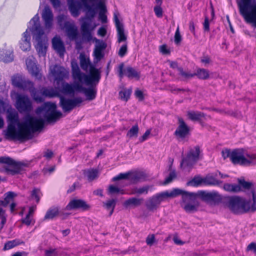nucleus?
Listing matches in <instances>:
<instances>
[{"label":"nucleus","mask_w":256,"mask_h":256,"mask_svg":"<svg viewBox=\"0 0 256 256\" xmlns=\"http://www.w3.org/2000/svg\"><path fill=\"white\" fill-rule=\"evenodd\" d=\"M182 195L181 206L188 213L194 212L196 210L198 204L194 199V194L188 193L180 188H174L171 192L165 191L158 193L150 197L146 202L145 206L150 212L156 211L162 202L168 198H175Z\"/></svg>","instance_id":"1"},{"label":"nucleus","mask_w":256,"mask_h":256,"mask_svg":"<svg viewBox=\"0 0 256 256\" xmlns=\"http://www.w3.org/2000/svg\"><path fill=\"white\" fill-rule=\"evenodd\" d=\"M16 125L8 124L6 132V137L10 140H30L32 138V134L42 128L44 120L30 116L26 117L24 121L18 124L19 130H16Z\"/></svg>","instance_id":"2"},{"label":"nucleus","mask_w":256,"mask_h":256,"mask_svg":"<svg viewBox=\"0 0 256 256\" xmlns=\"http://www.w3.org/2000/svg\"><path fill=\"white\" fill-rule=\"evenodd\" d=\"M80 64L81 68L84 71H87L89 68V74H86L82 72L76 63H72V79L78 80L81 82H84L86 85L92 84L93 83L98 84L101 78L100 71L90 63L89 58H87L84 54H80Z\"/></svg>","instance_id":"3"},{"label":"nucleus","mask_w":256,"mask_h":256,"mask_svg":"<svg viewBox=\"0 0 256 256\" xmlns=\"http://www.w3.org/2000/svg\"><path fill=\"white\" fill-rule=\"evenodd\" d=\"M30 23L32 24V27L30 28V30L32 33L33 38L37 42L35 46L36 49L40 56H45L48 46V40L40 23V17L38 14H36L31 19Z\"/></svg>","instance_id":"4"},{"label":"nucleus","mask_w":256,"mask_h":256,"mask_svg":"<svg viewBox=\"0 0 256 256\" xmlns=\"http://www.w3.org/2000/svg\"><path fill=\"white\" fill-rule=\"evenodd\" d=\"M80 0L82 2L84 8L86 10V18L85 19L89 20V22L84 21L82 24L80 26L81 32L82 37L90 41L92 39V31L94 29V28H90V21L95 16L96 10L92 6L88 4V2L89 1L88 0Z\"/></svg>","instance_id":"5"},{"label":"nucleus","mask_w":256,"mask_h":256,"mask_svg":"<svg viewBox=\"0 0 256 256\" xmlns=\"http://www.w3.org/2000/svg\"><path fill=\"white\" fill-rule=\"evenodd\" d=\"M36 112L37 114H42L45 120L48 123L55 122L62 115L60 112L56 110V104L50 102H45L42 106L38 108Z\"/></svg>","instance_id":"6"},{"label":"nucleus","mask_w":256,"mask_h":256,"mask_svg":"<svg viewBox=\"0 0 256 256\" xmlns=\"http://www.w3.org/2000/svg\"><path fill=\"white\" fill-rule=\"evenodd\" d=\"M0 162L5 164L0 168V171L12 176L20 174L24 170V168L27 166L26 164L20 162H16L9 157L0 158Z\"/></svg>","instance_id":"7"},{"label":"nucleus","mask_w":256,"mask_h":256,"mask_svg":"<svg viewBox=\"0 0 256 256\" xmlns=\"http://www.w3.org/2000/svg\"><path fill=\"white\" fill-rule=\"evenodd\" d=\"M226 204L230 210L235 214H244L250 211L247 200L238 196L230 197Z\"/></svg>","instance_id":"8"},{"label":"nucleus","mask_w":256,"mask_h":256,"mask_svg":"<svg viewBox=\"0 0 256 256\" xmlns=\"http://www.w3.org/2000/svg\"><path fill=\"white\" fill-rule=\"evenodd\" d=\"M202 158V150L199 146H196L190 149L186 156L182 158L180 166L181 168L184 166L192 168Z\"/></svg>","instance_id":"9"},{"label":"nucleus","mask_w":256,"mask_h":256,"mask_svg":"<svg viewBox=\"0 0 256 256\" xmlns=\"http://www.w3.org/2000/svg\"><path fill=\"white\" fill-rule=\"evenodd\" d=\"M60 106L65 112H69L76 106H80L84 100L81 97L67 98L62 96H60Z\"/></svg>","instance_id":"10"},{"label":"nucleus","mask_w":256,"mask_h":256,"mask_svg":"<svg viewBox=\"0 0 256 256\" xmlns=\"http://www.w3.org/2000/svg\"><path fill=\"white\" fill-rule=\"evenodd\" d=\"M16 108L18 112H29L32 110V104L30 98L25 95H20L17 97Z\"/></svg>","instance_id":"11"},{"label":"nucleus","mask_w":256,"mask_h":256,"mask_svg":"<svg viewBox=\"0 0 256 256\" xmlns=\"http://www.w3.org/2000/svg\"><path fill=\"white\" fill-rule=\"evenodd\" d=\"M188 193L194 194V199L198 204L196 210L194 212H196L200 206V203L198 200V196H200L203 200L206 202H216L220 198V196L216 192H206L204 191H200L197 194L194 192H188Z\"/></svg>","instance_id":"12"},{"label":"nucleus","mask_w":256,"mask_h":256,"mask_svg":"<svg viewBox=\"0 0 256 256\" xmlns=\"http://www.w3.org/2000/svg\"><path fill=\"white\" fill-rule=\"evenodd\" d=\"M82 84H78L76 86V87L78 90V92H82L86 96V99L90 101L95 99L97 92L96 86L98 84H96L95 83H93L92 84L87 85L88 86H89L88 88L84 87Z\"/></svg>","instance_id":"13"},{"label":"nucleus","mask_w":256,"mask_h":256,"mask_svg":"<svg viewBox=\"0 0 256 256\" xmlns=\"http://www.w3.org/2000/svg\"><path fill=\"white\" fill-rule=\"evenodd\" d=\"M12 84L16 87L23 90H28L32 86L33 82L20 75H15L12 78Z\"/></svg>","instance_id":"14"},{"label":"nucleus","mask_w":256,"mask_h":256,"mask_svg":"<svg viewBox=\"0 0 256 256\" xmlns=\"http://www.w3.org/2000/svg\"><path fill=\"white\" fill-rule=\"evenodd\" d=\"M90 206L86 201L82 199L71 200L66 206V210H80L82 211L88 210Z\"/></svg>","instance_id":"15"},{"label":"nucleus","mask_w":256,"mask_h":256,"mask_svg":"<svg viewBox=\"0 0 256 256\" xmlns=\"http://www.w3.org/2000/svg\"><path fill=\"white\" fill-rule=\"evenodd\" d=\"M231 161L234 164L246 165L248 161L246 158V152L243 149H235L232 151Z\"/></svg>","instance_id":"16"},{"label":"nucleus","mask_w":256,"mask_h":256,"mask_svg":"<svg viewBox=\"0 0 256 256\" xmlns=\"http://www.w3.org/2000/svg\"><path fill=\"white\" fill-rule=\"evenodd\" d=\"M51 73L54 76V81L57 84H58L60 82L63 81L64 78H68V72L64 67L58 65H55L51 69Z\"/></svg>","instance_id":"17"},{"label":"nucleus","mask_w":256,"mask_h":256,"mask_svg":"<svg viewBox=\"0 0 256 256\" xmlns=\"http://www.w3.org/2000/svg\"><path fill=\"white\" fill-rule=\"evenodd\" d=\"M64 27V30L67 37L70 41H73L74 40L78 38V28L73 21L66 22Z\"/></svg>","instance_id":"18"},{"label":"nucleus","mask_w":256,"mask_h":256,"mask_svg":"<svg viewBox=\"0 0 256 256\" xmlns=\"http://www.w3.org/2000/svg\"><path fill=\"white\" fill-rule=\"evenodd\" d=\"M26 62L28 70L31 74L36 78L40 80L42 74L36 64L35 58L32 56H30L26 58Z\"/></svg>","instance_id":"19"},{"label":"nucleus","mask_w":256,"mask_h":256,"mask_svg":"<svg viewBox=\"0 0 256 256\" xmlns=\"http://www.w3.org/2000/svg\"><path fill=\"white\" fill-rule=\"evenodd\" d=\"M124 64L121 63L118 66V75L120 79H122L125 74L129 78H140V74L134 68L130 66H128L124 70Z\"/></svg>","instance_id":"20"},{"label":"nucleus","mask_w":256,"mask_h":256,"mask_svg":"<svg viewBox=\"0 0 256 256\" xmlns=\"http://www.w3.org/2000/svg\"><path fill=\"white\" fill-rule=\"evenodd\" d=\"M178 126L174 132V136L181 138H185L190 132V128L182 118H178Z\"/></svg>","instance_id":"21"},{"label":"nucleus","mask_w":256,"mask_h":256,"mask_svg":"<svg viewBox=\"0 0 256 256\" xmlns=\"http://www.w3.org/2000/svg\"><path fill=\"white\" fill-rule=\"evenodd\" d=\"M73 80L74 83L72 84H70L66 82H62L60 92L65 94H74L75 92H78L76 86L80 84H84V82H81L77 80Z\"/></svg>","instance_id":"22"},{"label":"nucleus","mask_w":256,"mask_h":256,"mask_svg":"<svg viewBox=\"0 0 256 256\" xmlns=\"http://www.w3.org/2000/svg\"><path fill=\"white\" fill-rule=\"evenodd\" d=\"M42 18L46 29L50 30L53 25L54 15L50 8L45 6L42 14Z\"/></svg>","instance_id":"23"},{"label":"nucleus","mask_w":256,"mask_h":256,"mask_svg":"<svg viewBox=\"0 0 256 256\" xmlns=\"http://www.w3.org/2000/svg\"><path fill=\"white\" fill-rule=\"evenodd\" d=\"M114 22L117 30L118 42L120 43L125 42L127 40V36L124 32V28L122 24L120 23L116 13L114 14Z\"/></svg>","instance_id":"24"},{"label":"nucleus","mask_w":256,"mask_h":256,"mask_svg":"<svg viewBox=\"0 0 256 256\" xmlns=\"http://www.w3.org/2000/svg\"><path fill=\"white\" fill-rule=\"evenodd\" d=\"M52 44L54 49L60 54L64 55L66 50L63 42L60 37L55 36L52 40Z\"/></svg>","instance_id":"25"},{"label":"nucleus","mask_w":256,"mask_h":256,"mask_svg":"<svg viewBox=\"0 0 256 256\" xmlns=\"http://www.w3.org/2000/svg\"><path fill=\"white\" fill-rule=\"evenodd\" d=\"M68 8L72 15L77 17L80 14V10L81 8V4L78 0H68Z\"/></svg>","instance_id":"26"},{"label":"nucleus","mask_w":256,"mask_h":256,"mask_svg":"<svg viewBox=\"0 0 256 256\" xmlns=\"http://www.w3.org/2000/svg\"><path fill=\"white\" fill-rule=\"evenodd\" d=\"M30 36L28 32V29L22 34V37L20 42V48L23 51L29 50L30 48Z\"/></svg>","instance_id":"27"},{"label":"nucleus","mask_w":256,"mask_h":256,"mask_svg":"<svg viewBox=\"0 0 256 256\" xmlns=\"http://www.w3.org/2000/svg\"><path fill=\"white\" fill-rule=\"evenodd\" d=\"M4 200H0V214L5 213V210L2 209V206H7L13 198L16 196V194L14 192H8L4 194Z\"/></svg>","instance_id":"28"},{"label":"nucleus","mask_w":256,"mask_h":256,"mask_svg":"<svg viewBox=\"0 0 256 256\" xmlns=\"http://www.w3.org/2000/svg\"><path fill=\"white\" fill-rule=\"evenodd\" d=\"M143 201L144 199L142 198L132 197L126 200L124 203V206L126 208H128L130 206L138 207L142 204Z\"/></svg>","instance_id":"29"},{"label":"nucleus","mask_w":256,"mask_h":256,"mask_svg":"<svg viewBox=\"0 0 256 256\" xmlns=\"http://www.w3.org/2000/svg\"><path fill=\"white\" fill-rule=\"evenodd\" d=\"M12 51L11 50H0V60L4 62H10L13 60Z\"/></svg>","instance_id":"30"},{"label":"nucleus","mask_w":256,"mask_h":256,"mask_svg":"<svg viewBox=\"0 0 256 256\" xmlns=\"http://www.w3.org/2000/svg\"><path fill=\"white\" fill-rule=\"evenodd\" d=\"M61 216L64 215L61 212H59V208L56 206H53L50 208L46 212L44 220H52L58 214Z\"/></svg>","instance_id":"31"},{"label":"nucleus","mask_w":256,"mask_h":256,"mask_svg":"<svg viewBox=\"0 0 256 256\" xmlns=\"http://www.w3.org/2000/svg\"><path fill=\"white\" fill-rule=\"evenodd\" d=\"M205 114L204 112L198 111H188L187 112V116L188 118L192 121L200 122L202 118H204Z\"/></svg>","instance_id":"32"},{"label":"nucleus","mask_w":256,"mask_h":256,"mask_svg":"<svg viewBox=\"0 0 256 256\" xmlns=\"http://www.w3.org/2000/svg\"><path fill=\"white\" fill-rule=\"evenodd\" d=\"M145 174L142 172H130L129 180L134 184H136L144 180Z\"/></svg>","instance_id":"33"},{"label":"nucleus","mask_w":256,"mask_h":256,"mask_svg":"<svg viewBox=\"0 0 256 256\" xmlns=\"http://www.w3.org/2000/svg\"><path fill=\"white\" fill-rule=\"evenodd\" d=\"M84 174L86 176L89 182H92L98 177L99 172L96 168H91L84 170Z\"/></svg>","instance_id":"34"},{"label":"nucleus","mask_w":256,"mask_h":256,"mask_svg":"<svg viewBox=\"0 0 256 256\" xmlns=\"http://www.w3.org/2000/svg\"><path fill=\"white\" fill-rule=\"evenodd\" d=\"M42 96L50 98L54 97H59L61 96L59 92L56 89L52 88H44L42 90Z\"/></svg>","instance_id":"35"},{"label":"nucleus","mask_w":256,"mask_h":256,"mask_svg":"<svg viewBox=\"0 0 256 256\" xmlns=\"http://www.w3.org/2000/svg\"><path fill=\"white\" fill-rule=\"evenodd\" d=\"M34 86L33 83L32 86L28 90L30 92L32 97L38 103L43 102L44 101V98L40 95L38 90L34 88Z\"/></svg>","instance_id":"36"},{"label":"nucleus","mask_w":256,"mask_h":256,"mask_svg":"<svg viewBox=\"0 0 256 256\" xmlns=\"http://www.w3.org/2000/svg\"><path fill=\"white\" fill-rule=\"evenodd\" d=\"M194 76H196L200 80H208L210 78V72L208 70L204 68H198L196 72L194 73Z\"/></svg>","instance_id":"37"},{"label":"nucleus","mask_w":256,"mask_h":256,"mask_svg":"<svg viewBox=\"0 0 256 256\" xmlns=\"http://www.w3.org/2000/svg\"><path fill=\"white\" fill-rule=\"evenodd\" d=\"M8 124L18 125V116L16 112H8L7 116Z\"/></svg>","instance_id":"38"},{"label":"nucleus","mask_w":256,"mask_h":256,"mask_svg":"<svg viewBox=\"0 0 256 256\" xmlns=\"http://www.w3.org/2000/svg\"><path fill=\"white\" fill-rule=\"evenodd\" d=\"M223 188L226 191L230 192L236 193L242 191L240 186L236 184H225Z\"/></svg>","instance_id":"39"},{"label":"nucleus","mask_w":256,"mask_h":256,"mask_svg":"<svg viewBox=\"0 0 256 256\" xmlns=\"http://www.w3.org/2000/svg\"><path fill=\"white\" fill-rule=\"evenodd\" d=\"M178 74L180 76V80L183 81L187 80L194 76V73L190 71H185L182 67L178 68Z\"/></svg>","instance_id":"40"},{"label":"nucleus","mask_w":256,"mask_h":256,"mask_svg":"<svg viewBox=\"0 0 256 256\" xmlns=\"http://www.w3.org/2000/svg\"><path fill=\"white\" fill-rule=\"evenodd\" d=\"M150 188V186L148 185L140 188H134L132 190L130 194L138 195L146 194Z\"/></svg>","instance_id":"41"},{"label":"nucleus","mask_w":256,"mask_h":256,"mask_svg":"<svg viewBox=\"0 0 256 256\" xmlns=\"http://www.w3.org/2000/svg\"><path fill=\"white\" fill-rule=\"evenodd\" d=\"M238 185L240 186L242 191L244 190H250L252 193V190H254L252 188L253 184L251 182H246L244 179H238Z\"/></svg>","instance_id":"42"},{"label":"nucleus","mask_w":256,"mask_h":256,"mask_svg":"<svg viewBox=\"0 0 256 256\" xmlns=\"http://www.w3.org/2000/svg\"><path fill=\"white\" fill-rule=\"evenodd\" d=\"M98 7L100 9V11L99 12V19L101 20L102 23H106L107 22V16L104 14L106 12V8L102 2H100L98 4Z\"/></svg>","instance_id":"43"},{"label":"nucleus","mask_w":256,"mask_h":256,"mask_svg":"<svg viewBox=\"0 0 256 256\" xmlns=\"http://www.w3.org/2000/svg\"><path fill=\"white\" fill-rule=\"evenodd\" d=\"M116 203V200L114 199H112L106 201V202L104 203V206L108 210H110V216H111L114 209Z\"/></svg>","instance_id":"44"},{"label":"nucleus","mask_w":256,"mask_h":256,"mask_svg":"<svg viewBox=\"0 0 256 256\" xmlns=\"http://www.w3.org/2000/svg\"><path fill=\"white\" fill-rule=\"evenodd\" d=\"M66 19L67 16L64 14H59L56 17L58 24L62 30H64L65 28V22H69L68 20H66Z\"/></svg>","instance_id":"45"},{"label":"nucleus","mask_w":256,"mask_h":256,"mask_svg":"<svg viewBox=\"0 0 256 256\" xmlns=\"http://www.w3.org/2000/svg\"><path fill=\"white\" fill-rule=\"evenodd\" d=\"M220 183V182L212 176H207L204 178V184L206 185H218Z\"/></svg>","instance_id":"46"},{"label":"nucleus","mask_w":256,"mask_h":256,"mask_svg":"<svg viewBox=\"0 0 256 256\" xmlns=\"http://www.w3.org/2000/svg\"><path fill=\"white\" fill-rule=\"evenodd\" d=\"M202 183H204V178L196 176H194L191 180L188 182L187 184L188 186H197Z\"/></svg>","instance_id":"47"},{"label":"nucleus","mask_w":256,"mask_h":256,"mask_svg":"<svg viewBox=\"0 0 256 256\" xmlns=\"http://www.w3.org/2000/svg\"><path fill=\"white\" fill-rule=\"evenodd\" d=\"M42 193L40 189L34 188L31 192L30 196L32 199H35L37 204L39 203Z\"/></svg>","instance_id":"48"},{"label":"nucleus","mask_w":256,"mask_h":256,"mask_svg":"<svg viewBox=\"0 0 256 256\" xmlns=\"http://www.w3.org/2000/svg\"><path fill=\"white\" fill-rule=\"evenodd\" d=\"M246 158L248 161L246 166L254 165L256 164V154H248L246 152Z\"/></svg>","instance_id":"49"},{"label":"nucleus","mask_w":256,"mask_h":256,"mask_svg":"<svg viewBox=\"0 0 256 256\" xmlns=\"http://www.w3.org/2000/svg\"><path fill=\"white\" fill-rule=\"evenodd\" d=\"M138 124L133 126L132 128L128 131L127 133V136L132 138L133 137H137L138 132Z\"/></svg>","instance_id":"50"},{"label":"nucleus","mask_w":256,"mask_h":256,"mask_svg":"<svg viewBox=\"0 0 256 256\" xmlns=\"http://www.w3.org/2000/svg\"><path fill=\"white\" fill-rule=\"evenodd\" d=\"M252 204H250V202L247 200V204L250 207V211L254 212L256 210V193L254 190H252Z\"/></svg>","instance_id":"51"},{"label":"nucleus","mask_w":256,"mask_h":256,"mask_svg":"<svg viewBox=\"0 0 256 256\" xmlns=\"http://www.w3.org/2000/svg\"><path fill=\"white\" fill-rule=\"evenodd\" d=\"M131 90H124L119 92L120 97L122 100L127 101L130 98L131 94Z\"/></svg>","instance_id":"52"},{"label":"nucleus","mask_w":256,"mask_h":256,"mask_svg":"<svg viewBox=\"0 0 256 256\" xmlns=\"http://www.w3.org/2000/svg\"><path fill=\"white\" fill-rule=\"evenodd\" d=\"M18 244L19 243L16 241V240L8 241L5 244L3 250H8L18 246Z\"/></svg>","instance_id":"53"},{"label":"nucleus","mask_w":256,"mask_h":256,"mask_svg":"<svg viewBox=\"0 0 256 256\" xmlns=\"http://www.w3.org/2000/svg\"><path fill=\"white\" fill-rule=\"evenodd\" d=\"M130 172L120 173L112 178V181L116 182L120 180H129Z\"/></svg>","instance_id":"54"},{"label":"nucleus","mask_w":256,"mask_h":256,"mask_svg":"<svg viewBox=\"0 0 256 256\" xmlns=\"http://www.w3.org/2000/svg\"><path fill=\"white\" fill-rule=\"evenodd\" d=\"M176 176V174L174 170L172 171L169 174L168 176L166 178L164 182V184H167L172 182Z\"/></svg>","instance_id":"55"},{"label":"nucleus","mask_w":256,"mask_h":256,"mask_svg":"<svg viewBox=\"0 0 256 256\" xmlns=\"http://www.w3.org/2000/svg\"><path fill=\"white\" fill-rule=\"evenodd\" d=\"M128 52V44L126 43L122 44L118 52V55L121 57H124Z\"/></svg>","instance_id":"56"},{"label":"nucleus","mask_w":256,"mask_h":256,"mask_svg":"<svg viewBox=\"0 0 256 256\" xmlns=\"http://www.w3.org/2000/svg\"><path fill=\"white\" fill-rule=\"evenodd\" d=\"M119 192H120L122 194H124L123 190H120L118 188L113 185L110 186L108 188V193L110 194H114Z\"/></svg>","instance_id":"57"},{"label":"nucleus","mask_w":256,"mask_h":256,"mask_svg":"<svg viewBox=\"0 0 256 256\" xmlns=\"http://www.w3.org/2000/svg\"><path fill=\"white\" fill-rule=\"evenodd\" d=\"M96 42H98L96 44L95 46L94 49L102 52V50L106 48V44L104 42H100L98 40H96Z\"/></svg>","instance_id":"58"},{"label":"nucleus","mask_w":256,"mask_h":256,"mask_svg":"<svg viewBox=\"0 0 256 256\" xmlns=\"http://www.w3.org/2000/svg\"><path fill=\"white\" fill-rule=\"evenodd\" d=\"M182 40V36L180 32V28L178 26L174 34V42L176 44H179Z\"/></svg>","instance_id":"59"},{"label":"nucleus","mask_w":256,"mask_h":256,"mask_svg":"<svg viewBox=\"0 0 256 256\" xmlns=\"http://www.w3.org/2000/svg\"><path fill=\"white\" fill-rule=\"evenodd\" d=\"M200 62L202 63L204 66H206L212 62L210 58L208 55H204L200 58Z\"/></svg>","instance_id":"60"},{"label":"nucleus","mask_w":256,"mask_h":256,"mask_svg":"<svg viewBox=\"0 0 256 256\" xmlns=\"http://www.w3.org/2000/svg\"><path fill=\"white\" fill-rule=\"evenodd\" d=\"M146 243L148 246H152L155 242V236L154 234L148 235L146 238Z\"/></svg>","instance_id":"61"},{"label":"nucleus","mask_w":256,"mask_h":256,"mask_svg":"<svg viewBox=\"0 0 256 256\" xmlns=\"http://www.w3.org/2000/svg\"><path fill=\"white\" fill-rule=\"evenodd\" d=\"M222 154L223 158L226 159L228 158H230L231 160V156L232 155V152L229 149H225L222 150Z\"/></svg>","instance_id":"62"},{"label":"nucleus","mask_w":256,"mask_h":256,"mask_svg":"<svg viewBox=\"0 0 256 256\" xmlns=\"http://www.w3.org/2000/svg\"><path fill=\"white\" fill-rule=\"evenodd\" d=\"M154 10L157 17L162 18V10L160 6H156Z\"/></svg>","instance_id":"63"},{"label":"nucleus","mask_w":256,"mask_h":256,"mask_svg":"<svg viewBox=\"0 0 256 256\" xmlns=\"http://www.w3.org/2000/svg\"><path fill=\"white\" fill-rule=\"evenodd\" d=\"M246 251H252L256 255V243L252 242L250 244L246 249Z\"/></svg>","instance_id":"64"}]
</instances>
